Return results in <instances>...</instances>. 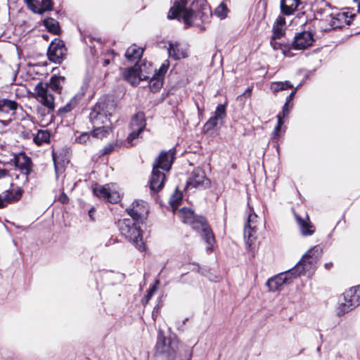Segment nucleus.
<instances>
[{
    "label": "nucleus",
    "mask_w": 360,
    "mask_h": 360,
    "mask_svg": "<svg viewBox=\"0 0 360 360\" xmlns=\"http://www.w3.org/2000/svg\"><path fill=\"white\" fill-rule=\"evenodd\" d=\"M108 56H109L108 58H106L103 60V67H105L107 66L108 65H109L111 62V59L110 58V57L111 58H113L114 56H115V53L113 51H110L108 53Z\"/></svg>",
    "instance_id": "47"
},
{
    "label": "nucleus",
    "mask_w": 360,
    "mask_h": 360,
    "mask_svg": "<svg viewBox=\"0 0 360 360\" xmlns=\"http://www.w3.org/2000/svg\"><path fill=\"white\" fill-rule=\"evenodd\" d=\"M333 266V263L332 262H328V263H326L325 264V267L326 269H330Z\"/></svg>",
    "instance_id": "54"
},
{
    "label": "nucleus",
    "mask_w": 360,
    "mask_h": 360,
    "mask_svg": "<svg viewBox=\"0 0 360 360\" xmlns=\"http://www.w3.org/2000/svg\"><path fill=\"white\" fill-rule=\"evenodd\" d=\"M330 25L333 28H341L345 25H349L350 18L346 13H336L330 15Z\"/></svg>",
    "instance_id": "25"
},
{
    "label": "nucleus",
    "mask_w": 360,
    "mask_h": 360,
    "mask_svg": "<svg viewBox=\"0 0 360 360\" xmlns=\"http://www.w3.org/2000/svg\"><path fill=\"white\" fill-rule=\"evenodd\" d=\"M22 196V190H8L0 194V208L5 207L8 204L18 201Z\"/></svg>",
    "instance_id": "22"
},
{
    "label": "nucleus",
    "mask_w": 360,
    "mask_h": 360,
    "mask_svg": "<svg viewBox=\"0 0 360 360\" xmlns=\"http://www.w3.org/2000/svg\"><path fill=\"white\" fill-rule=\"evenodd\" d=\"M179 342L176 338H167L160 330L155 347L154 356L156 360H190L191 353L188 354L186 359L178 354Z\"/></svg>",
    "instance_id": "2"
},
{
    "label": "nucleus",
    "mask_w": 360,
    "mask_h": 360,
    "mask_svg": "<svg viewBox=\"0 0 360 360\" xmlns=\"http://www.w3.org/2000/svg\"><path fill=\"white\" fill-rule=\"evenodd\" d=\"M168 53L174 60H179L188 56L186 49L182 47L178 43H170L169 44Z\"/></svg>",
    "instance_id": "26"
},
{
    "label": "nucleus",
    "mask_w": 360,
    "mask_h": 360,
    "mask_svg": "<svg viewBox=\"0 0 360 360\" xmlns=\"http://www.w3.org/2000/svg\"><path fill=\"white\" fill-rule=\"evenodd\" d=\"M256 226H248L244 228V238L246 245L250 248L256 239Z\"/></svg>",
    "instance_id": "31"
},
{
    "label": "nucleus",
    "mask_w": 360,
    "mask_h": 360,
    "mask_svg": "<svg viewBox=\"0 0 360 360\" xmlns=\"http://www.w3.org/2000/svg\"><path fill=\"white\" fill-rule=\"evenodd\" d=\"M165 179V174L154 166L150 179V188L151 191L158 192L161 190L164 186Z\"/></svg>",
    "instance_id": "23"
},
{
    "label": "nucleus",
    "mask_w": 360,
    "mask_h": 360,
    "mask_svg": "<svg viewBox=\"0 0 360 360\" xmlns=\"http://www.w3.org/2000/svg\"><path fill=\"white\" fill-rule=\"evenodd\" d=\"M292 85L289 82H272L270 86V89L274 94L280 91L292 88Z\"/></svg>",
    "instance_id": "35"
},
{
    "label": "nucleus",
    "mask_w": 360,
    "mask_h": 360,
    "mask_svg": "<svg viewBox=\"0 0 360 360\" xmlns=\"http://www.w3.org/2000/svg\"><path fill=\"white\" fill-rule=\"evenodd\" d=\"M210 185L209 179L205 176V172L198 167L191 173L187 180L186 188H205Z\"/></svg>",
    "instance_id": "12"
},
{
    "label": "nucleus",
    "mask_w": 360,
    "mask_h": 360,
    "mask_svg": "<svg viewBox=\"0 0 360 360\" xmlns=\"http://www.w3.org/2000/svg\"><path fill=\"white\" fill-rule=\"evenodd\" d=\"M93 192L95 195L111 203H116L120 200V194L116 190L115 185L112 184L105 186L96 185Z\"/></svg>",
    "instance_id": "8"
},
{
    "label": "nucleus",
    "mask_w": 360,
    "mask_h": 360,
    "mask_svg": "<svg viewBox=\"0 0 360 360\" xmlns=\"http://www.w3.org/2000/svg\"><path fill=\"white\" fill-rule=\"evenodd\" d=\"M28 8L34 13L42 14L52 10L51 0H25Z\"/></svg>",
    "instance_id": "21"
},
{
    "label": "nucleus",
    "mask_w": 360,
    "mask_h": 360,
    "mask_svg": "<svg viewBox=\"0 0 360 360\" xmlns=\"http://www.w3.org/2000/svg\"><path fill=\"white\" fill-rule=\"evenodd\" d=\"M186 4L184 0H176L174 6L169 9L168 18L182 20L186 25H193L197 15L191 10L186 8Z\"/></svg>",
    "instance_id": "6"
},
{
    "label": "nucleus",
    "mask_w": 360,
    "mask_h": 360,
    "mask_svg": "<svg viewBox=\"0 0 360 360\" xmlns=\"http://www.w3.org/2000/svg\"><path fill=\"white\" fill-rule=\"evenodd\" d=\"M94 212H95V210H94V208H91V209L89 211V218H90L91 220H94Z\"/></svg>",
    "instance_id": "53"
},
{
    "label": "nucleus",
    "mask_w": 360,
    "mask_h": 360,
    "mask_svg": "<svg viewBox=\"0 0 360 360\" xmlns=\"http://www.w3.org/2000/svg\"><path fill=\"white\" fill-rule=\"evenodd\" d=\"M58 200L63 204H66L68 202L69 198L65 193H63L59 195Z\"/></svg>",
    "instance_id": "48"
},
{
    "label": "nucleus",
    "mask_w": 360,
    "mask_h": 360,
    "mask_svg": "<svg viewBox=\"0 0 360 360\" xmlns=\"http://www.w3.org/2000/svg\"><path fill=\"white\" fill-rule=\"evenodd\" d=\"M112 101H99L89 114L93 125V136L98 139L106 137L111 131L112 123L110 117L115 110Z\"/></svg>",
    "instance_id": "1"
},
{
    "label": "nucleus",
    "mask_w": 360,
    "mask_h": 360,
    "mask_svg": "<svg viewBox=\"0 0 360 360\" xmlns=\"http://www.w3.org/2000/svg\"><path fill=\"white\" fill-rule=\"evenodd\" d=\"M273 35L274 39H280L285 33V19L283 16L279 15L276 18L273 25Z\"/></svg>",
    "instance_id": "27"
},
{
    "label": "nucleus",
    "mask_w": 360,
    "mask_h": 360,
    "mask_svg": "<svg viewBox=\"0 0 360 360\" xmlns=\"http://www.w3.org/2000/svg\"><path fill=\"white\" fill-rule=\"evenodd\" d=\"M49 140L50 133L47 130H39L34 137V142L38 146L49 143Z\"/></svg>",
    "instance_id": "33"
},
{
    "label": "nucleus",
    "mask_w": 360,
    "mask_h": 360,
    "mask_svg": "<svg viewBox=\"0 0 360 360\" xmlns=\"http://www.w3.org/2000/svg\"><path fill=\"white\" fill-rule=\"evenodd\" d=\"M18 106L15 101L7 99L0 100V122L4 125L8 124L15 114Z\"/></svg>",
    "instance_id": "11"
},
{
    "label": "nucleus",
    "mask_w": 360,
    "mask_h": 360,
    "mask_svg": "<svg viewBox=\"0 0 360 360\" xmlns=\"http://www.w3.org/2000/svg\"><path fill=\"white\" fill-rule=\"evenodd\" d=\"M190 225L194 230L200 233L201 236L208 245H213L214 242V237L210 226L207 224V221L204 217L198 216L194 220H193Z\"/></svg>",
    "instance_id": "9"
},
{
    "label": "nucleus",
    "mask_w": 360,
    "mask_h": 360,
    "mask_svg": "<svg viewBox=\"0 0 360 360\" xmlns=\"http://www.w3.org/2000/svg\"><path fill=\"white\" fill-rule=\"evenodd\" d=\"M131 217L130 219L138 221L145 217L148 212V204L143 200H135L130 207L127 209Z\"/></svg>",
    "instance_id": "16"
},
{
    "label": "nucleus",
    "mask_w": 360,
    "mask_h": 360,
    "mask_svg": "<svg viewBox=\"0 0 360 360\" xmlns=\"http://www.w3.org/2000/svg\"><path fill=\"white\" fill-rule=\"evenodd\" d=\"M343 300L336 309L339 316L354 309L360 304V286L353 287L346 290L342 295Z\"/></svg>",
    "instance_id": "5"
},
{
    "label": "nucleus",
    "mask_w": 360,
    "mask_h": 360,
    "mask_svg": "<svg viewBox=\"0 0 360 360\" xmlns=\"http://www.w3.org/2000/svg\"><path fill=\"white\" fill-rule=\"evenodd\" d=\"M219 120H217L214 116L210 117L209 120L206 122L205 127L207 129H211L217 125Z\"/></svg>",
    "instance_id": "42"
},
{
    "label": "nucleus",
    "mask_w": 360,
    "mask_h": 360,
    "mask_svg": "<svg viewBox=\"0 0 360 360\" xmlns=\"http://www.w3.org/2000/svg\"><path fill=\"white\" fill-rule=\"evenodd\" d=\"M143 53V49L132 45L129 46L125 53L126 58L131 61H135L141 58Z\"/></svg>",
    "instance_id": "29"
},
{
    "label": "nucleus",
    "mask_w": 360,
    "mask_h": 360,
    "mask_svg": "<svg viewBox=\"0 0 360 360\" xmlns=\"http://www.w3.org/2000/svg\"><path fill=\"white\" fill-rule=\"evenodd\" d=\"M227 13L228 8L224 3L220 4L214 11V15L220 19L225 18L227 15Z\"/></svg>",
    "instance_id": "36"
},
{
    "label": "nucleus",
    "mask_w": 360,
    "mask_h": 360,
    "mask_svg": "<svg viewBox=\"0 0 360 360\" xmlns=\"http://www.w3.org/2000/svg\"><path fill=\"white\" fill-rule=\"evenodd\" d=\"M295 217L302 236H311L314 233L315 228L311 223L308 215H306L305 218H302L300 216L295 214Z\"/></svg>",
    "instance_id": "24"
},
{
    "label": "nucleus",
    "mask_w": 360,
    "mask_h": 360,
    "mask_svg": "<svg viewBox=\"0 0 360 360\" xmlns=\"http://www.w3.org/2000/svg\"><path fill=\"white\" fill-rule=\"evenodd\" d=\"M64 44L60 40H55L51 42L48 49V56L50 60L60 63L65 54Z\"/></svg>",
    "instance_id": "17"
},
{
    "label": "nucleus",
    "mask_w": 360,
    "mask_h": 360,
    "mask_svg": "<svg viewBox=\"0 0 360 360\" xmlns=\"http://www.w3.org/2000/svg\"><path fill=\"white\" fill-rule=\"evenodd\" d=\"M257 216L255 214H250L248 219V222L245 226H255L257 222Z\"/></svg>",
    "instance_id": "44"
},
{
    "label": "nucleus",
    "mask_w": 360,
    "mask_h": 360,
    "mask_svg": "<svg viewBox=\"0 0 360 360\" xmlns=\"http://www.w3.org/2000/svg\"><path fill=\"white\" fill-rule=\"evenodd\" d=\"M297 89L292 91L290 95L288 96L286 102L290 103L291 101L293 99L295 94H296Z\"/></svg>",
    "instance_id": "50"
},
{
    "label": "nucleus",
    "mask_w": 360,
    "mask_h": 360,
    "mask_svg": "<svg viewBox=\"0 0 360 360\" xmlns=\"http://www.w3.org/2000/svg\"><path fill=\"white\" fill-rule=\"evenodd\" d=\"M181 200V194L180 193H177L171 198L170 204L173 207H175L179 204Z\"/></svg>",
    "instance_id": "41"
},
{
    "label": "nucleus",
    "mask_w": 360,
    "mask_h": 360,
    "mask_svg": "<svg viewBox=\"0 0 360 360\" xmlns=\"http://www.w3.org/2000/svg\"><path fill=\"white\" fill-rule=\"evenodd\" d=\"M174 150H172L162 151L158 158L155 160L153 167L155 166L158 170L162 169L163 170L169 171L174 159Z\"/></svg>",
    "instance_id": "19"
},
{
    "label": "nucleus",
    "mask_w": 360,
    "mask_h": 360,
    "mask_svg": "<svg viewBox=\"0 0 360 360\" xmlns=\"http://www.w3.org/2000/svg\"><path fill=\"white\" fill-rule=\"evenodd\" d=\"M226 115L225 107L223 105H219L217 107V109L214 112V117L217 120L223 119Z\"/></svg>",
    "instance_id": "40"
},
{
    "label": "nucleus",
    "mask_w": 360,
    "mask_h": 360,
    "mask_svg": "<svg viewBox=\"0 0 360 360\" xmlns=\"http://www.w3.org/2000/svg\"><path fill=\"white\" fill-rule=\"evenodd\" d=\"M13 162L15 167H17L23 175L24 182H27L28 181V175L32 170V161L30 158L25 153H20L14 156Z\"/></svg>",
    "instance_id": "14"
},
{
    "label": "nucleus",
    "mask_w": 360,
    "mask_h": 360,
    "mask_svg": "<svg viewBox=\"0 0 360 360\" xmlns=\"http://www.w3.org/2000/svg\"><path fill=\"white\" fill-rule=\"evenodd\" d=\"M124 79L131 85H137L141 80H146L149 79L148 76H146L142 73V70L137 65L127 69L123 74Z\"/></svg>",
    "instance_id": "20"
},
{
    "label": "nucleus",
    "mask_w": 360,
    "mask_h": 360,
    "mask_svg": "<svg viewBox=\"0 0 360 360\" xmlns=\"http://www.w3.org/2000/svg\"><path fill=\"white\" fill-rule=\"evenodd\" d=\"M131 132L127 138V142L132 146V141L136 139L146 127L145 115L143 112H139L131 118L130 122Z\"/></svg>",
    "instance_id": "10"
},
{
    "label": "nucleus",
    "mask_w": 360,
    "mask_h": 360,
    "mask_svg": "<svg viewBox=\"0 0 360 360\" xmlns=\"http://www.w3.org/2000/svg\"><path fill=\"white\" fill-rule=\"evenodd\" d=\"M155 290H156L155 286H153V287L150 288V289L148 290V293L146 296L147 301H148L150 299V297H152V295H153V292L155 291Z\"/></svg>",
    "instance_id": "49"
},
{
    "label": "nucleus",
    "mask_w": 360,
    "mask_h": 360,
    "mask_svg": "<svg viewBox=\"0 0 360 360\" xmlns=\"http://www.w3.org/2000/svg\"><path fill=\"white\" fill-rule=\"evenodd\" d=\"M177 214L184 224H191L193 220L198 217L194 214L191 210L186 207L179 210Z\"/></svg>",
    "instance_id": "32"
},
{
    "label": "nucleus",
    "mask_w": 360,
    "mask_h": 360,
    "mask_svg": "<svg viewBox=\"0 0 360 360\" xmlns=\"http://www.w3.org/2000/svg\"><path fill=\"white\" fill-rule=\"evenodd\" d=\"M278 39H274V37H272L271 40V46L274 50L281 49L283 51V53L286 57H290V51L286 50L285 47H283L282 44L276 41Z\"/></svg>",
    "instance_id": "37"
},
{
    "label": "nucleus",
    "mask_w": 360,
    "mask_h": 360,
    "mask_svg": "<svg viewBox=\"0 0 360 360\" xmlns=\"http://www.w3.org/2000/svg\"><path fill=\"white\" fill-rule=\"evenodd\" d=\"M119 229L122 236L139 250H144V243L142 239L140 226L136 221L130 219H124L119 221Z\"/></svg>",
    "instance_id": "4"
},
{
    "label": "nucleus",
    "mask_w": 360,
    "mask_h": 360,
    "mask_svg": "<svg viewBox=\"0 0 360 360\" xmlns=\"http://www.w3.org/2000/svg\"><path fill=\"white\" fill-rule=\"evenodd\" d=\"M44 25L48 29L49 32L56 34L59 33V23L55 19L52 18H48L44 20Z\"/></svg>",
    "instance_id": "34"
},
{
    "label": "nucleus",
    "mask_w": 360,
    "mask_h": 360,
    "mask_svg": "<svg viewBox=\"0 0 360 360\" xmlns=\"http://www.w3.org/2000/svg\"><path fill=\"white\" fill-rule=\"evenodd\" d=\"M77 105V100L76 98H72L67 104H65L63 107L60 108L59 111L60 112H69L72 109H74Z\"/></svg>",
    "instance_id": "38"
},
{
    "label": "nucleus",
    "mask_w": 360,
    "mask_h": 360,
    "mask_svg": "<svg viewBox=\"0 0 360 360\" xmlns=\"http://www.w3.org/2000/svg\"><path fill=\"white\" fill-rule=\"evenodd\" d=\"M322 250L319 246H314L309 250L297 265L292 269L294 276L300 275H311L316 269V262L321 255Z\"/></svg>",
    "instance_id": "3"
},
{
    "label": "nucleus",
    "mask_w": 360,
    "mask_h": 360,
    "mask_svg": "<svg viewBox=\"0 0 360 360\" xmlns=\"http://www.w3.org/2000/svg\"><path fill=\"white\" fill-rule=\"evenodd\" d=\"M292 106V104L290 105L289 103L285 102V103L284 104V105L283 107V111H282V114H281L282 119H283L286 115H288Z\"/></svg>",
    "instance_id": "46"
},
{
    "label": "nucleus",
    "mask_w": 360,
    "mask_h": 360,
    "mask_svg": "<svg viewBox=\"0 0 360 360\" xmlns=\"http://www.w3.org/2000/svg\"><path fill=\"white\" fill-rule=\"evenodd\" d=\"M115 146H117V144H112V143H110V144L106 146L102 150V154L108 155V154L110 153L111 152H112L115 150Z\"/></svg>",
    "instance_id": "45"
},
{
    "label": "nucleus",
    "mask_w": 360,
    "mask_h": 360,
    "mask_svg": "<svg viewBox=\"0 0 360 360\" xmlns=\"http://www.w3.org/2000/svg\"><path fill=\"white\" fill-rule=\"evenodd\" d=\"M354 1L359 4V11H360V0H354Z\"/></svg>",
    "instance_id": "55"
},
{
    "label": "nucleus",
    "mask_w": 360,
    "mask_h": 360,
    "mask_svg": "<svg viewBox=\"0 0 360 360\" xmlns=\"http://www.w3.org/2000/svg\"><path fill=\"white\" fill-rule=\"evenodd\" d=\"M8 174V171L5 169L0 168V179L6 176Z\"/></svg>",
    "instance_id": "52"
},
{
    "label": "nucleus",
    "mask_w": 360,
    "mask_h": 360,
    "mask_svg": "<svg viewBox=\"0 0 360 360\" xmlns=\"http://www.w3.org/2000/svg\"><path fill=\"white\" fill-rule=\"evenodd\" d=\"M53 159L54 163L56 164V154H55V153H53Z\"/></svg>",
    "instance_id": "56"
},
{
    "label": "nucleus",
    "mask_w": 360,
    "mask_h": 360,
    "mask_svg": "<svg viewBox=\"0 0 360 360\" xmlns=\"http://www.w3.org/2000/svg\"><path fill=\"white\" fill-rule=\"evenodd\" d=\"M93 134L89 132H84L75 139V141L78 143L85 144L91 141Z\"/></svg>",
    "instance_id": "39"
},
{
    "label": "nucleus",
    "mask_w": 360,
    "mask_h": 360,
    "mask_svg": "<svg viewBox=\"0 0 360 360\" xmlns=\"http://www.w3.org/2000/svg\"><path fill=\"white\" fill-rule=\"evenodd\" d=\"M169 66L168 60L164 61L158 71L149 80V88L152 91H158L163 84V78Z\"/></svg>",
    "instance_id": "18"
},
{
    "label": "nucleus",
    "mask_w": 360,
    "mask_h": 360,
    "mask_svg": "<svg viewBox=\"0 0 360 360\" xmlns=\"http://www.w3.org/2000/svg\"><path fill=\"white\" fill-rule=\"evenodd\" d=\"M314 35L311 32L303 31L295 34L291 46L295 50H304L312 46Z\"/></svg>",
    "instance_id": "13"
},
{
    "label": "nucleus",
    "mask_w": 360,
    "mask_h": 360,
    "mask_svg": "<svg viewBox=\"0 0 360 360\" xmlns=\"http://www.w3.org/2000/svg\"><path fill=\"white\" fill-rule=\"evenodd\" d=\"M207 250L208 251L212 250V247L211 246L210 247V246L207 247Z\"/></svg>",
    "instance_id": "57"
},
{
    "label": "nucleus",
    "mask_w": 360,
    "mask_h": 360,
    "mask_svg": "<svg viewBox=\"0 0 360 360\" xmlns=\"http://www.w3.org/2000/svg\"><path fill=\"white\" fill-rule=\"evenodd\" d=\"M43 37H44V39H47V36H46V35H43Z\"/></svg>",
    "instance_id": "58"
},
{
    "label": "nucleus",
    "mask_w": 360,
    "mask_h": 360,
    "mask_svg": "<svg viewBox=\"0 0 360 360\" xmlns=\"http://www.w3.org/2000/svg\"><path fill=\"white\" fill-rule=\"evenodd\" d=\"M33 97L49 110L51 111L54 110L55 98L48 82H38L35 86Z\"/></svg>",
    "instance_id": "7"
},
{
    "label": "nucleus",
    "mask_w": 360,
    "mask_h": 360,
    "mask_svg": "<svg viewBox=\"0 0 360 360\" xmlns=\"http://www.w3.org/2000/svg\"><path fill=\"white\" fill-rule=\"evenodd\" d=\"M64 82V77L54 75L51 77L48 84L52 92L60 93Z\"/></svg>",
    "instance_id": "30"
},
{
    "label": "nucleus",
    "mask_w": 360,
    "mask_h": 360,
    "mask_svg": "<svg viewBox=\"0 0 360 360\" xmlns=\"http://www.w3.org/2000/svg\"><path fill=\"white\" fill-rule=\"evenodd\" d=\"M300 4V0H281V12L287 15L292 14Z\"/></svg>",
    "instance_id": "28"
},
{
    "label": "nucleus",
    "mask_w": 360,
    "mask_h": 360,
    "mask_svg": "<svg viewBox=\"0 0 360 360\" xmlns=\"http://www.w3.org/2000/svg\"><path fill=\"white\" fill-rule=\"evenodd\" d=\"M292 278H295V276L293 271L291 269L269 278L266 282V285L271 291L279 290L284 284L288 283L289 281Z\"/></svg>",
    "instance_id": "15"
},
{
    "label": "nucleus",
    "mask_w": 360,
    "mask_h": 360,
    "mask_svg": "<svg viewBox=\"0 0 360 360\" xmlns=\"http://www.w3.org/2000/svg\"><path fill=\"white\" fill-rule=\"evenodd\" d=\"M252 91V86H249L246 91L243 93V96L250 97Z\"/></svg>",
    "instance_id": "51"
},
{
    "label": "nucleus",
    "mask_w": 360,
    "mask_h": 360,
    "mask_svg": "<svg viewBox=\"0 0 360 360\" xmlns=\"http://www.w3.org/2000/svg\"><path fill=\"white\" fill-rule=\"evenodd\" d=\"M277 118H278V124L276 127V128L274 129V136H278V132L281 130V125L283 124V122L282 117H281V113H279L277 115Z\"/></svg>",
    "instance_id": "43"
}]
</instances>
